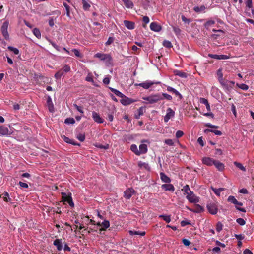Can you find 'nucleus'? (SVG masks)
Listing matches in <instances>:
<instances>
[{
  "label": "nucleus",
  "instance_id": "nucleus-11",
  "mask_svg": "<svg viewBox=\"0 0 254 254\" xmlns=\"http://www.w3.org/2000/svg\"><path fill=\"white\" fill-rule=\"evenodd\" d=\"M186 208L189 211L194 213H199L204 211L203 207H202L199 204H196L194 209L190 208L188 207H186Z\"/></svg>",
  "mask_w": 254,
  "mask_h": 254
},
{
  "label": "nucleus",
  "instance_id": "nucleus-3",
  "mask_svg": "<svg viewBox=\"0 0 254 254\" xmlns=\"http://www.w3.org/2000/svg\"><path fill=\"white\" fill-rule=\"evenodd\" d=\"M227 200L228 202H230L234 205H235V207L237 210L243 212H246V210L244 208H241L237 206V205H242L243 203L241 202L237 201V200L235 198V197L232 195H230L228 197Z\"/></svg>",
  "mask_w": 254,
  "mask_h": 254
},
{
  "label": "nucleus",
  "instance_id": "nucleus-27",
  "mask_svg": "<svg viewBox=\"0 0 254 254\" xmlns=\"http://www.w3.org/2000/svg\"><path fill=\"white\" fill-rule=\"evenodd\" d=\"M138 166L140 168H143L145 169H146V170L149 171H150V170H151L150 167L149 165L148 164V163H147L145 162H143L141 161H140L138 162Z\"/></svg>",
  "mask_w": 254,
  "mask_h": 254
},
{
  "label": "nucleus",
  "instance_id": "nucleus-47",
  "mask_svg": "<svg viewBox=\"0 0 254 254\" xmlns=\"http://www.w3.org/2000/svg\"><path fill=\"white\" fill-rule=\"evenodd\" d=\"M234 164L238 168H239L240 170H241L243 171H246V168L245 167L243 166V165L239 162H234Z\"/></svg>",
  "mask_w": 254,
  "mask_h": 254
},
{
  "label": "nucleus",
  "instance_id": "nucleus-52",
  "mask_svg": "<svg viewBox=\"0 0 254 254\" xmlns=\"http://www.w3.org/2000/svg\"><path fill=\"white\" fill-rule=\"evenodd\" d=\"M95 146L97 148L104 149H108L109 147V144H106L105 145H103L100 144H96L95 145Z\"/></svg>",
  "mask_w": 254,
  "mask_h": 254
},
{
  "label": "nucleus",
  "instance_id": "nucleus-20",
  "mask_svg": "<svg viewBox=\"0 0 254 254\" xmlns=\"http://www.w3.org/2000/svg\"><path fill=\"white\" fill-rule=\"evenodd\" d=\"M220 83L226 91H229L232 89V86L230 85L228 80L225 81L224 80L220 82Z\"/></svg>",
  "mask_w": 254,
  "mask_h": 254
},
{
  "label": "nucleus",
  "instance_id": "nucleus-1",
  "mask_svg": "<svg viewBox=\"0 0 254 254\" xmlns=\"http://www.w3.org/2000/svg\"><path fill=\"white\" fill-rule=\"evenodd\" d=\"M184 194H186V198L190 203H197L199 201V198L196 196L190 188L188 185L184 186L182 189Z\"/></svg>",
  "mask_w": 254,
  "mask_h": 254
},
{
  "label": "nucleus",
  "instance_id": "nucleus-43",
  "mask_svg": "<svg viewBox=\"0 0 254 254\" xmlns=\"http://www.w3.org/2000/svg\"><path fill=\"white\" fill-rule=\"evenodd\" d=\"M159 218H162L167 223H169L171 221V217L170 215H160L159 216Z\"/></svg>",
  "mask_w": 254,
  "mask_h": 254
},
{
  "label": "nucleus",
  "instance_id": "nucleus-8",
  "mask_svg": "<svg viewBox=\"0 0 254 254\" xmlns=\"http://www.w3.org/2000/svg\"><path fill=\"white\" fill-rule=\"evenodd\" d=\"M175 116V112L171 108H168L167 109V113L166 115L164 117V121L165 123H167L169 120L173 118Z\"/></svg>",
  "mask_w": 254,
  "mask_h": 254
},
{
  "label": "nucleus",
  "instance_id": "nucleus-62",
  "mask_svg": "<svg viewBox=\"0 0 254 254\" xmlns=\"http://www.w3.org/2000/svg\"><path fill=\"white\" fill-rule=\"evenodd\" d=\"M77 139L81 142H83L85 139V136L83 134H79L77 136Z\"/></svg>",
  "mask_w": 254,
  "mask_h": 254
},
{
  "label": "nucleus",
  "instance_id": "nucleus-48",
  "mask_svg": "<svg viewBox=\"0 0 254 254\" xmlns=\"http://www.w3.org/2000/svg\"><path fill=\"white\" fill-rule=\"evenodd\" d=\"M3 200L6 202H9L11 200L10 198L9 197V194L7 192L5 191L3 193Z\"/></svg>",
  "mask_w": 254,
  "mask_h": 254
},
{
  "label": "nucleus",
  "instance_id": "nucleus-40",
  "mask_svg": "<svg viewBox=\"0 0 254 254\" xmlns=\"http://www.w3.org/2000/svg\"><path fill=\"white\" fill-rule=\"evenodd\" d=\"M63 5L64 6L65 9H66V16L68 17L69 18H71V15H70V6L65 2H63Z\"/></svg>",
  "mask_w": 254,
  "mask_h": 254
},
{
  "label": "nucleus",
  "instance_id": "nucleus-38",
  "mask_svg": "<svg viewBox=\"0 0 254 254\" xmlns=\"http://www.w3.org/2000/svg\"><path fill=\"white\" fill-rule=\"evenodd\" d=\"M129 233L131 235H140L144 236L145 234V231H132L130 230Z\"/></svg>",
  "mask_w": 254,
  "mask_h": 254
},
{
  "label": "nucleus",
  "instance_id": "nucleus-46",
  "mask_svg": "<svg viewBox=\"0 0 254 254\" xmlns=\"http://www.w3.org/2000/svg\"><path fill=\"white\" fill-rule=\"evenodd\" d=\"M237 86L240 89H241L243 90H245V91L247 90L249 88V86L247 84H244V83H242V84L237 83Z\"/></svg>",
  "mask_w": 254,
  "mask_h": 254
},
{
  "label": "nucleus",
  "instance_id": "nucleus-28",
  "mask_svg": "<svg viewBox=\"0 0 254 254\" xmlns=\"http://www.w3.org/2000/svg\"><path fill=\"white\" fill-rule=\"evenodd\" d=\"M206 7L204 5L200 6H195L193 7V10L196 13L205 12Z\"/></svg>",
  "mask_w": 254,
  "mask_h": 254
},
{
  "label": "nucleus",
  "instance_id": "nucleus-34",
  "mask_svg": "<svg viewBox=\"0 0 254 254\" xmlns=\"http://www.w3.org/2000/svg\"><path fill=\"white\" fill-rule=\"evenodd\" d=\"M127 8H132L133 7V2L130 0H122Z\"/></svg>",
  "mask_w": 254,
  "mask_h": 254
},
{
  "label": "nucleus",
  "instance_id": "nucleus-59",
  "mask_svg": "<svg viewBox=\"0 0 254 254\" xmlns=\"http://www.w3.org/2000/svg\"><path fill=\"white\" fill-rule=\"evenodd\" d=\"M173 30L176 35H179L181 33V30L178 27L174 26L173 27Z\"/></svg>",
  "mask_w": 254,
  "mask_h": 254
},
{
  "label": "nucleus",
  "instance_id": "nucleus-36",
  "mask_svg": "<svg viewBox=\"0 0 254 254\" xmlns=\"http://www.w3.org/2000/svg\"><path fill=\"white\" fill-rule=\"evenodd\" d=\"M215 23V21L213 20H209L204 24V26L206 29H208L209 27L212 26Z\"/></svg>",
  "mask_w": 254,
  "mask_h": 254
},
{
  "label": "nucleus",
  "instance_id": "nucleus-4",
  "mask_svg": "<svg viewBox=\"0 0 254 254\" xmlns=\"http://www.w3.org/2000/svg\"><path fill=\"white\" fill-rule=\"evenodd\" d=\"M161 82L160 81H152L150 80H147L145 82L140 83H135V86H140L145 89H149L152 85L154 84H160Z\"/></svg>",
  "mask_w": 254,
  "mask_h": 254
},
{
  "label": "nucleus",
  "instance_id": "nucleus-15",
  "mask_svg": "<svg viewBox=\"0 0 254 254\" xmlns=\"http://www.w3.org/2000/svg\"><path fill=\"white\" fill-rule=\"evenodd\" d=\"M167 90L168 92L174 93L176 96L179 97L180 99H182L183 98V96L178 91H177L175 88L168 86L167 87Z\"/></svg>",
  "mask_w": 254,
  "mask_h": 254
},
{
  "label": "nucleus",
  "instance_id": "nucleus-53",
  "mask_svg": "<svg viewBox=\"0 0 254 254\" xmlns=\"http://www.w3.org/2000/svg\"><path fill=\"white\" fill-rule=\"evenodd\" d=\"M223 226V225L222 223L220 222H218L216 225V231L218 232H220L222 230Z\"/></svg>",
  "mask_w": 254,
  "mask_h": 254
},
{
  "label": "nucleus",
  "instance_id": "nucleus-44",
  "mask_svg": "<svg viewBox=\"0 0 254 254\" xmlns=\"http://www.w3.org/2000/svg\"><path fill=\"white\" fill-rule=\"evenodd\" d=\"M7 48L9 51L13 52L15 55L19 54V50L17 48L10 46H8Z\"/></svg>",
  "mask_w": 254,
  "mask_h": 254
},
{
  "label": "nucleus",
  "instance_id": "nucleus-56",
  "mask_svg": "<svg viewBox=\"0 0 254 254\" xmlns=\"http://www.w3.org/2000/svg\"><path fill=\"white\" fill-rule=\"evenodd\" d=\"M72 51L74 53L75 55L77 57H82V54L80 53L79 50L77 49H73Z\"/></svg>",
  "mask_w": 254,
  "mask_h": 254
},
{
  "label": "nucleus",
  "instance_id": "nucleus-51",
  "mask_svg": "<svg viewBox=\"0 0 254 254\" xmlns=\"http://www.w3.org/2000/svg\"><path fill=\"white\" fill-rule=\"evenodd\" d=\"M163 45L164 47L166 48H171L172 47V44L171 42L168 40H164L163 42Z\"/></svg>",
  "mask_w": 254,
  "mask_h": 254
},
{
  "label": "nucleus",
  "instance_id": "nucleus-42",
  "mask_svg": "<svg viewBox=\"0 0 254 254\" xmlns=\"http://www.w3.org/2000/svg\"><path fill=\"white\" fill-rule=\"evenodd\" d=\"M217 74L218 76V79L219 83L224 80L223 79V74L221 69H219L217 70Z\"/></svg>",
  "mask_w": 254,
  "mask_h": 254
},
{
  "label": "nucleus",
  "instance_id": "nucleus-30",
  "mask_svg": "<svg viewBox=\"0 0 254 254\" xmlns=\"http://www.w3.org/2000/svg\"><path fill=\"white\" fill-rule=\"evenodd\" d=\"M200 102L201 103L205 105L206 109L208 111H210L211 108L209 103H208V101L207 99L204 98H201L200 99Z\"/></svg>",
  "mask_w": 254,
  "mask_h": 254
},
{
  "label": "nucleus",
  "instance_id": "nucleus-58",
  "mask_svg": "<svg viewBox=\"0 0 254 254\" xmlns=\"http://www.w3.org/2000/svg\"><path fill=\"white\" fill-rule=\"evenodd\" d=\"M236 222L241 226H243L246 224V221L245 220L241 218L237 219Z\"/></svg>",
  "mask_w": 254,
  "mask_h": 254
},
{
  "label": "nucleus",
  "instance_id": "nucleus-10",
  "mask_svg": "<svg viewBox=\"0 0 254 254\" xmlns=\"http://www.w3.org/2000/svg\"><path fill=\"white\" fill-rule=\"evenodd\" d=\"M62 195L63 201L67 202L71 207H73L74 203L71 196H67L65 192H62Z\"/></svg>",
  "mask_w": 254,
  "mask_h": 254
},
{
  "label": "nucleus",
  "instance_id": "nucleus-13",
  "mask_svg": "<svg viewBox=\"0 0 254 254\" xmlns=\"http://www.w3.org/2000/svg\"><path fill=\"white\" fill-rule=\"evenodd\" d=\"M122 99L120 100V102L122 105L125 106L129 105L135 101V100L130 99L125 95L124 97H122Z\"/></svg>",
  "mask_w": 254,
  "mask_h": 254
},
{
  "label": "nucleus",
  "instance_id": "nucleus-18",
  "mask_svg": "<svg viewBox=\"0 0 254 254\" xmlns=\"http://www.w3.org/2000/svg\"><path fill=\"white\" fill-rule=\"evenodd\" d=\"M161 188L165 190H169L171 192H173L175 190L174 186L172 184H170V183L162 185Z\"/></svg>",
  "mask_w": 254,
  "mask_h": 254
},
{
  "label": "nucleus",
  "instance_id": "nucleus-49",
  "mask_svg": "<svg viewBox=\"0 0 254 254\" xmlns=\"http://www.w3.org/2000/svg\"><path fill=\"white\" fill-rule=\"evenodd\" d=\"M75 122L73 118H68L65 120L64 123L67 124H73Z\"/></svg>",
  "mask_w": 254,
  "mask_h": 254
},
{
  "label": "nucleus",
  "instance_id": "nucleus-54",
  "mask_svg": "<svg viewBox=\"0 0 254 254\" xmlns=\"http://www.w3.org/2000/svg\"><path fill=\"white\" fill-rule=\"evenodd\" d=\"M64 75V73L62 70H59L55 74V77L56 79L60 78Z\"/></svg>",
  "mask_w": 254,
  "mask_h": 254
},
{
  "label": "nucleus",
  "instance_id": "nucleus-5",
  "mask_svg": "<svg viewBox=\"0 0 254 254\" xmlns=\"http://www.w3.org/2000/svg\"><path fill=\"white\" fill-rule=\"evenodd\" d=\"M206 207L209 212L212 215H215L218 212V208L217 203L212 202L208 203L206 205Z\"/></svg>",
  "mask_w": 254,
  "mask_h": 254
},
{
  "label": "nucleus",
  "instance_id": "nucleus-41",
  "mask_svg": "<svg viewBox=\"0 0 254 254\" xmlns=\"http://www.w3.org/2000/svg\"><path fill=\"white\" fill-rule=\"evenodd\" d=\"M32 32L33 34L38 39H40L41 37V32L39 29L35 28L33 29Z\"/></svg>",
  "mask_w": 254,
  "mask_h": 254
},
{
  "label": "nucleus",
  "instance_id": "nucleus-9",
  "mask_svg": "<svg viewBox=\"0 0 254 254\" xmlns=\"http://www.w3.org/2000/svg\"><path fill=\"white\" fill-rule=\"evenodd\" d=\"M216 160L209 157H204L202 159V162L203 164L211 166L214 165Z\"/></svg>",
  "mask_w": 254,
  "mask_h": 254
},
{
  "label": "nucleus",
  "instance_id": "nucleus-31",
  "mask_svg": "<svg viewBox=\"0 0 254 254\" xmlns=\"http://www.w3.org/2000/svg\"><path fill=\"white\" fill-rule=\"evenodd\" d=\"M174 73L175 75L178 76L181 78H187V74L185 72H182L180 70H175L174 71Z\"/></svg>",
  "mask_w": 254,
  "mask_h": 254
},
{
  "label": "nucleus",
  "instance_id": "nucleus-22",
  "mask_svg": "<svg viewBox=\"0 0 254 254\" xmlns=\"http://www.w3.org/2000/svg\"><path fill=\"white\" fill-rule=\"evenodd\" d=\"M148 149H147V146L146 144H141L139 146V155L141 154H145L147 152Z\"/></svg>",
  "mask_w": 254,
  "mask_h": 254
},
{
  "label": "nucleus",
  "instance_id": "nucleus-7",
  "mask_svg": "<svg viewBox=\"0 0 254 254\" xmlns=\"http://www.w3.org/2000/svg\"><path fill=\"white\" fill-rule=\"evenodd\" d=\"M12 134V131L9 130L5 125L0 126V135L9 136Z\"/></svg>",
  "mask_w": 254,
  "mask_h": 254
},
{
  "label": "nucleus",
  "instance_id": "nucleus-25",
  "mask_svg": "<svg viewBox=\"0 0 254 254\" xmlns=\"http://www.w3.org/2000/svg\"><path fill=\"white\" fill-rule=\"evenodd\" d=\"M214 165L215 166V167L219 171H222L224 169V164L221 162H220L218 160H216Z\"/></svg>",
  "mask_w": 254,
  "mask_h": 254
},
{
  "label": "nucleus",
  "instance_id": "nucleus-55",
  "mask_svg": "<svg viewBox=\"0 0 254 254\" xmlns=\"http://www.w3.org/2000/svg\"><path fill=\"white\" fill-rule=\"evenodd\" d=\"M245 3L246 7L250 9L253 7V0H247Z\"/></svg>",
  "mask_w": 254,
  "mask_h": 254
},
{
  "label": "nucleus",
  "instance_id": "nucleus-45",
  "mask_svg": "<svg viewBox=\"0 0 254 254\" xmlns=\"http://www.w3.org/2000/svg\"><path fill=\"white\" fill-rule=\"evenodd\" d=\"M160 95H162L161 97L162 100L163 99H166L169 101H171L172 100V97L169 94L165 93H160Z\"/></svg>",
  "mask_w": 254,
  "mask_h": 254
},
{
  "label": "nucleus",
  "instance_id": "nucleus-6",
  "mask_svg": "<svg viewBox=\"0 0 254 254\" xmlns=\"http://www.w3.org/2000/svg\"><path fill=\"white\" fill-rule=\"evenodd\" d=\"M8 25L9 22L6 20L3 22L1 28L2 34L6 40H8L9 38L7 31Z\"/></svg>",
  "mask_w": 254,
  "mask_h": 254
},
{
  "label": "nucleus",
  "instance_id": "nucleus-29",
  "mask_svg": "<svg viewBox=\"0 0 254 254\" xmlns=\"http://www.w3.org/2000/svg\"><path fill=\"white\" fill-rule=\"evenodd\" d=\"M109 89L112 92H113L116 96L119 97H124V96H125V95L123 94L122 92H121L120 91L115 89V88H113L112 87H109Z\"/></svg>",
  "mask_w": 254,
  "mask_h": 254
},
{
  "label": "nucleus",
  "instance_id": "nucleus-14",
  "mask_svg": "<svg viewBox=\"0 0 254 254\" xmlns=\"http://www.w3.org/2000/svg\"><path fill=\"white\" fill-rule=\"evenodd\" d=\"M134 190L132 188H128L124 192V197L127 199H129L132 196L133 194L134 193Z\"/></svg>",
  "mask_w": 254,
  "mask_h": 254
},
{
  "label": "nucleus",
  "instance_id": "nucleus-35",
  "mask_svg": "<svg viewBox=\"0 0 254 254\" xmlns=\"http://www.w3.org/2000/svg\"><path fill=\"white\" fill-rule=\"evenodd\" d=\"M204 132L205 133H208V132H212L214 133L216 135H221L222 132L220 130H214V129H206L204 130Z\"/></svg>",
  "mask_w": 254,
  "mask_h": 254
},
{
  "label": "nucleus",
  "instance_id": "nucleus-24",
  "mask_svg": "<svg viewBox=\"0 0 254 254\" xmlns=\"http://www.w3.org/2000/svg\"><path fill=\"white\" fill-rule=\"evenodd\" d=\"M124 23L125 26L129 30H132L135 28V23L133 22L128 21V20H124Z\"/></svg>",
  "mask_w": 254,
  "mask_h": 254
},
{
  "label": "nucleus",
  "instance_id": "nucleus-50",
  "mask_svg": "<svg viewBox=\"0 0 254 254\" xmlns=\"http://www.w3.org/2000/svg\"><path fill=\"white\" fill-rule=\"evenodd\" d=\"M73 106L81 114L84 113L83 108L82 106H78L76 104H73Z\"/></svg>",
  "mask_w": 254,
  "mask_h": 254
},
{
  "label": "nucleus",
  "instance_id": "nucleus-19",
  "mask_svg": "<svg viewBox=\"0 0 254 254\" xmlns=\"http://www.w3.org/2000/svg\"><path fill=\"white\" fill-rule=\"evenodd\" d=\"M61 137L66 143L71 144L73 145H80V144L75 142V141L74 140L71 139L65 136V135H62L61 136Z\"/></svg>",
  "mask_w": 254,
  "mask_h": 254
},
{
  "label": "nucleus",
  "instance_id": "nucleus-61",
  "mask_svg": "<svg viewBox=\"0 0 254 254\" xmlns=\"http://www.w3.org/2000/svg\"><path fill=\"white\" fill-rule=\"evenodd\" d=\"M105 229L108 228L110 226V222L108 220H104L101 224Z\"/></svg>",
  "mask_w": 254,
  "mask_h": 254
},
{
  "label": "nucleus",
  "instance_id": "nucleus-2",
  "mask_svg": "<svg viewBox=\"0 0 254 254\" xmlns=\"http://www.w3.org/2000/svg\"><path fill=\"white\" fill-rule=\"evenodd\" d=\"M161 96L162 95H160V93H157L156 94H151L148 96L144 97L142 99L147 101V104H154L162 100Z\"/></svg>",
  "mask_w": 254,
  "mask_h": 254
},
{
  "label": "nucleus",
  "instance_id": "nucleus-26",
  "mask_svg": "<svg viewBox=\"0 0 254 254\" xmlns=\"http://www.w3.org/2000/svg\"><path fill=\"white\" fill-rule=\"evenodd\" d=\"M83 5V9L85 11H88L90 8V1L89 0H81Z\"/></svg>",
  "mask_w": 254,
  "mask_h": 254
},
{
  "label": "nucleus",
  "instance_id": "nucleus-57",
  "mask_svg": "<svg viewBox=\"0 0 254 254\" xmlns=\"http://www.w3.org/2000/svg\"><path fill=\"white\" fill-rule=\"evenodd\" d=\"M48 41L57 51H60L61 50L59 46H58L54 42L51 41L50 39L48 40Z\"/></svg>",
  "mask_w": 254,
  "mask_h": 254
},
{
  "label": "nucleus",
  "instance_id": "nucleus-63",
  "mask_svg": "<svg viewBox=\"0 0 254 254\" xmlns=\"http://www.w3.org/2000/svg\"><path fill=\"white\" fill-rule=\"evenodd\" d=\"M110 76L109 75L105 77L103 80V82L106 84V85H107V84H109V83H110Z\"/></svg>",
  "mask_w": 254,
  "mask_h": 254
},
{
  "label": "nucleus",
  "instance_id": "nucleus-60",
  "mask_svg": "<svg viewBox=\"0 0 254 254\" xmlns=\"http://www.w3.org/2000/svg\"><path fill=\"white\" fill-rule=\"evenodd\" d=\"M181 19L182 21L185 23L189 24L191 22V20L190 19L187 18L184 15L181 16Z\"/></svg>",
  "mask_w": 254,
  "mask_h": 254
},
{
  "label": "nucleus",
  "instance_id": "nucleus-12",
  "mask_svg": "<svg viewBox=\"0 0 254 254\" xmlns=\"http://www.w3.org/2000/svg\"><path fill=\"white\" fill-rule=\"evenodd\" d=\"M92 118L96 123H103L104 122V119L100 117L99 114L95 111L92 112Z\"/></svg>",
  "mask_w": 254,
  "mask_h": 254
},
{
  "label": "nucleus",
  "instance_id": "nucleus-21",
  "mask_svg": "<svg viewBox=\"0 0 254 254\" xmlns=\"http://www.w3.org/2000/svg\"><path fill=\"white\" fill-rule=\"evenodd\" d=\"M53 244L54 246H55L57 248V249L58 251L62 250L63 248V244L62 242V239H56L54 240Z\"/></svg>",
  "mask_w": 254,
  "mask_h": 254
},
{
  "label": "nucleus",
  "instance_id": "nucleus-23",
  "mask_svg": "<svg viewBox=\"0 0 254 254\" xmlns=\"http://www.w3.org/2000/svg\"><path fill=\"white\" fill-rule=\"evenodd\" d=\"M160 179L163 182L166 183H169L171 182V179L169 177H168L164 173L161 172L160 173Z\"/></svg>",
  "mask_w": 254,
  "mask_h": 254
},
{
  "label": "nucleus",
  "instance_id": "nucleus-64",
  "mask_svg": "<svg viewBox=\"0 0 254 254\" xmlns=\"http://www.w3.org/2000/svg\"><path fill=\"white\" fill-rule=\"evenodd\" d=\"M114 41V38L113 37H109L107 41L105 43L106 46L111 44Z\"/></svg>",
  "mask_w": 254,
  "mask_h": 254
},
{
  "label": "nucleus",
  "instance_id": "nucleus-33",
  "mask_svg": "<svg viewBox=\"0 0 254 254\" xmlns=\"http://www.w3.org/2000/svg\"><path fill=\"white\" fill-rule=\"evenodd\" d=\"M108 55V54H107L97 53L94 55V57L96 58H99L102 61H104L107 59L106 57H107Z\"/></svg>",
  "mask_w": 254,
  "mask_h": 254
},
{
  "label": "nucleus",
  "instance_id": "nucleus-37",
  "mask_svg": "<svg viewBox=\"0 0 254 254\" xmlns=\"http://www.w3.org/2000/svg\"><path fill=\"white\" fill-rule=\"evenodd\" d=\"M144 107H141L137 110V114L134 115V118L136 119H138L140 116L142 115L144 113Z\"/></svg>",
  "mask_w": 254,
  "mask_h": 254
},
{
  "label": "nucleus",
  "instance_id": "nucleus-17",
  "mask_svg": "<svg viewBox=\"0 0 254 254\" xmlns=\"http://www.w3.org/2000/svg\"><path fill=\"white\" fill-rule=\"evenodd\" d=\"M150 29L155 32H159L161 30V27L156 22H152L150 25Z\"/></svg>",
  "mask_w": 254,
  "mask_h": 254
},
{
  "label": "nucleus",
  "instance_id": "nucleus-32",
  "mask_svg": "<svg viewBox=\"0 0 254 254\" xmlns=\"http://www.w3.org/2000/svg\"><path fill=\"white\" fill-rule=\"evenodd\" d=\"M107 59L103 61H105L106 65L108 66L113 65V59L110 54L106 57Z\"/></svg>",
  "mask_w": 254,
  "mask_h": 254
},
{
  "label": "nucleus",
  "instance_id": "nucleus-39",
  "mask_svg": "<svg viewBox=\"0 0 254 254\" xmlns=\"http://www.w3.org/2000/svg\"><path fill=\"white\" fill-rule=\"evenodd\" d=\"M130 150L136 155L139 156V149L135 144H132L130 146Z\"/></svg>",
  "mask_w": 254,
  "mask_h": 254
},
{
  "label": "nucleus",
  "instance_id": "nucleus-16",
  "mask_svg": "<svg viewBox=\"0 0 254 254\" xmlns=\"http://www.w3.org/2000/svg\"><path fill=\"white\" fill-rule=\"evenodd\" d=\"M47 105L50 112H53L54 111V105L52 102V98L50 96H48L47 99Z\"/></svg>",
  "mask_w": 254,
  "mask_h": 254
}]
</instances>
